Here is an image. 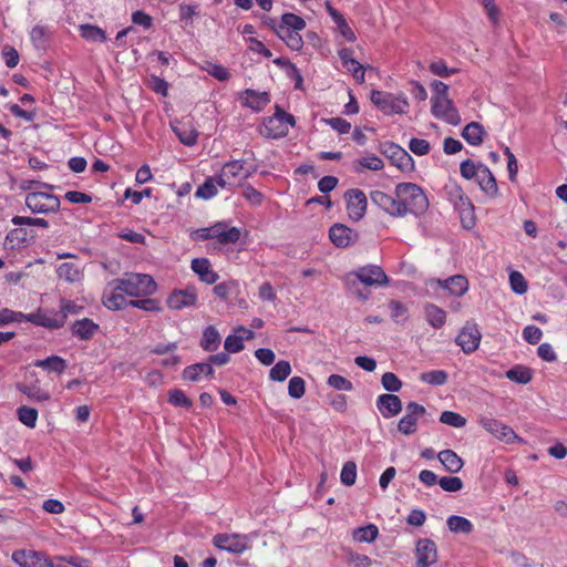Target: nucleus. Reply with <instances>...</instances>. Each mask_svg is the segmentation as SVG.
Returning a JSON list of instances; mask_svg holds the SVG:
<instances>
[{
	"mask_svg": "<svg viewBox=\"0 0 567 567\" xmlns=\"http://www.w3.org/2000/svg\"><path fill=\"white\" fill-rule=\"evenodd\" d=\"M394 195L396 196L399 217H405L406 215L421 217L429 209V198L424 189L417 184L399 183L395 185Z\"/></svg>",
	"mask_w": 567,
	"mask_h": 567,
	"instance_id": "obj_1",
	"label": "nucleus"
},
{
	"mask_svg": "<svg viewBox=\"0 0 567 567\" xmlns=\"http://www.w3.org/2000/svg\"><path fill=\"white\" fill-rule=\"evenodd\" d=\"M105 288L123 291L131 298H150L156 292V282L148 275L128 272L125 274V277L107 284Z\"/></svg>",
	"mask_w": 567,
	"mask_h": 567,
	"instance_id": "obj_2",
	"label": "nucleus"
},
{
	"mask_svg": "<svg viewBox=\"0 0 567 567\" xmlns=\"http://www.w3.org/2000/svg\"><path fill=\"white\" fill-rule=\"evenodd\" d=\"M243 235L247 231L235 227L230 221H217L209 227L198 228L190 233L193 240H214L220 245H236L241 243Z\"/></svg>",
	"mask_w": 567,
	"mask_h": 567,
	"instance_id": "obj_3",
	"label": "nucleus"
},
{
	"mask_svg": "<svg viewBox=\"0 0 567 567\" xmlns=\"http://www.w3.org/2000/svg\"><path fill=\"white\" fill-rule=\"evenodd\" d=\"M29 184L27 189L31 192L25 196V205L33 214H48L59 210V197L48 192L39 190L40 188L52 190L54 188L53 185L35 181L29 182Z\"/></svg>",
	"mask_w": 567,
	"mask_h": 567,
	"instance_id": "obj_4",
	"label": "nucleus"
},
{
	"mask_svg": "<svg viewBox=\"0 0 567 567\" xmlns=\"http://www.w3.org/2000/svg\"><path fill=\"white\" fill-rule=\"evenodd\" d=\"M444 192L447 199L453 204L454 208L458 212L461 220L466 228H471L475 224L474 205L471 199L465 195L463 188L454 181H450L444 186Z\"/></svg>",
	"mask_w": 567,
	"mask_h": 567,
	"instance_id": "obj_5",
	"label": "nucleus"
},
{
	"mask_svg": "<svg viewBox=\"0 0 567 567\" xmlns=\"http://www.w3.org/2000/svg\"><path fill=\"white\" fill-rule=\"evenodd\" d=\"M370 100L384 115H402L409 111V102L404 93L393 94L373 90Z\"/></svg>",
	"mask_w": 567,
	"mask_h": 567,
	"instance_id": "obj_6",
	"label": "nucleus"
},
{
	"mask_svg": "<svg viewBox=\"0 0 567 567\" xmlns=\"http://www.w3.org/2000/svg\"><path fill=\"white\" fill-rule=\"evenodd\" d=\"M295 124L293 115L285 112L277 105L275 114L264 121L260 133L268 138H280L286 136L289 133V128L295 126Z\"/></svg>",
	"mask_w": 567,
	"mask_h": 567,
	"instance_id": "obj_7",
	"label": "nucleus"
},
{
	"mask_svg": "<svg viewBox=\"0 0 567 567\" xmlns=\"http://www.w3.org/2000/svg\"><path fill=\"white\" fill-rule=\"evenodd\" d=\"M357 279L359 282L367 287H386L389 285V277L377 265H367L357 268L355 271L348 274V285H351L350 279Z\"/></svg>",
	"mask_w": 567,
	"mask_h": 567,
	"instance_id": "obj_8",
	"label": "nucleus"
},
{
	"mask_svg": "<svg viewBox=\"0 0 567 567\" xmlns=\"http://www.w3.org/2000/svg\"><path fill=\"white\" fill-rule=\"evenodd\" d=\"M478 425L488 432L489 435L496 437V440L504 442L505 444H513L515 442H522V439L516 435V432L509 426L504 424L497 419H491L488 416L478 417Z\"/></svg>",
	"mask_w": 567,
	"mask_h": 567,
	"instance_id": "obj_9",
	"label": "nucleus"
},
{
	"mask_svg": "<svg viewBox=\"0 0 567 567\" xmlns=\"http://www.w3.org/2000/svg\"><path fill=\"white\" fill-rule=\"evenodd\" d=\"M12 563L20 567H58L52 559L42 551L33 549H17L11 555Z\"/></svg>",
	"mask_w": 567,
	"mask_h": 567,
	"instance_id": "obj_10",
	"label": "nucleus"
},
{
	"mask_svg": "<svg viewBox=\"0 0 567 567\" xmlns=\"http://www.w3.org/2000/svg\"><path fill=\"white\" fill-rule=\"evenodd\" d=\"M380 151L390 159L392 165L396 166L400 171H414L415 166L413 157L400 145L393 142H384L381 144Z\"/></svg>",
	"mask_w": 567,
	"mask_h": 567,
	"instance_id": "obj_11",
	"label": "nucleus"
},
{
	"mask_svg": "<svg viewBox=\"0 0 567 567\" xmlns=\"http://www.w3.org/2000/svg\"><path fill=\"white\" fill-rule=\"evenodd\" d=\"M249 537L243 534H217L213 537L214 547L235 555L247 550Z\"/></svg>",
	"mask_w": 567,
	"mask_h": 567,
	"instance_id": "obj_12",
	"label": "nucleus"
},
{
	"mask_svg": "<svg viewBox=\"0 0 567 567\" xmlns=\"http://www.w3.org/2000/svg\"><path fill=\"white\" fill-rule=\"evenodd\" d=\"M431 112L436 118L451 124L458 125L461 116L450 97L445 99H431Z\"/></svg>",
	"mask_w": 567,
	"mask_h": 567,
	"instance_id": "obj_13",
	"label": "nucleus"
},
{
	"mask_svg": "<svg viewBox=\"0 0 567 567\" xmlns=\"http://www.w3.org/2000/svg\"><path fill=\"white\" fill-rule=\"evenodd\" d=\"M22 318H24L28 323L51 330L62 328L66 320V317L56 315L51 310H38L37 312L22 316Z\"/></svg>",
	"mask_w": 567,
	"mask_h": 567,
	"instance_id": "obj_14",
	"label": "nucleus"
},
{
	"mask_svg": "<svg viewBox=\"0 0 567 567\" xmlns=\"http://www.w3.org/2000/svg\"><path fill=\"white\" fill-rule=\"evenodd\" d=\"M481 339L482 334L476 323L467 322L463 326L462 331L457 333V337H455V344L462 348L463 353L472 354L477 350V347H480Z\"/></svg>",
	"mask_w": 567,
	"mask_h": 567,
	"instance_id": "obj_15",
	"label": "nucleus"
},
{
	"mask_svg": "<svg viewBox=\"0 0 567 567\" xmlns=\"http://www.w3.org/2000/svg\"><path fill=\"white\" fill-rule=\"evenodd\" d=\"M198 297L194 287H186L184 289H174L171 295L166 297V307L173 311H181L186 308H192Z\"/></svg>",
	"mask_w": 567,
	"mask_h": 567,
	"instance_id": "obj_16",
	"label": "nucleus"
},
{
	"mask_svg": "<svg viewBox=\"0 0 567 567\" xmlns=\"http://www.w3.org/2000/svg\"><path fill=\"white\" fill-rule=\"evenodd\" d=\"M344 198L347 200V212L352 220H360L367 212V196L358 188H352L346 192Z\"/></svg>",
	"mask_w": 567,
	"mask_h": 567,
	"instance_id": "obj_17",
	"label": "nucleus"
},
{
	"mask_svg": "<svg viewBox=\"0 0 567 567\" xmlns=\"http://www.w3.org/2000/svg\"><path fill=\"white\" fill-rule=\"evenodd\" d=\"M424 415V408L416 402L406 404V414L402 415L396 424L399 432L405 436H411L416 432V422Z\"/></svg>",
	"mask_w": 567,
	"mask_h": 567,
	"instance_id": "obj_18",
	"label": "nucleus"
},
{
	"mask_svg": "<svg viewBox=\"0 0 567 567\" xmlns=\"http://www.w3.org/2000/svg\"><path fill=\"white\" fill-rule=\"evenodd\" d=\"M329 238L337 248H347L355 244L358 234L343 224H334L330 227Z\"/></svg>",
	"mask_w": 567,
	"mask_h": 567,
	"instance_id": "obj_19",
	"label": "nucleus"
},
{
	"mask_svg": "<svg viewBox=\"0 0 567 567\" xmlns=\"http://www.w3.org/2000/svg\"><path fill=\"white\" fill-rule=\"evenodd\" d=\"M375 408L383 419L390 420L402 412V401L392 393H383L375 399Z\"/></svg>",
	"mask_w": 567,
	"mask_h": 567,
	"instance_id": "obj_20",
	"label": "nucleus"
},
{
	"mask_svg": "<svg viewBox=\"0 0 567 567\" xmlns=\"http://www.w3.org/2000/svg\"><path fill=\"white\" fill-rule=\"evenodd\" d=\"M251 339H254V331L239 326L233 330V333L227 334L224 350L227 353H239L244 350V342Z\"/></svg>",
	"mask_w": 567,
	"mask_h": 567,
	"instance_id": "obj_21",
	"label": "nucleus"
},
{
	"mask_svg": "<svg viewBox=\"0 0 567 567\" xmlns=\"http://www.w3.org/2000/svg\"><path fill=\"white\" fill-rule=\"evenodd\" d=\"M415 560H417V567H435V545L433 540L425 538L415 544Z\"/></svg>",
	"mask_w": 567,
	"mask_h": 567,
	"instance_id": "obj_22",
	"label": "nucleus"
},
{
	"mask_svg": "<svg viewBox=\"0 0 567 567\" xmlns=\"http://www.w3.org/2000/svg\"><path fill=\"white\" fill-rule=\"evenodd\" d=\"M269 25L285 43L295 51L302 49L303 40L297 30H289L286 25H277L276 20L270 19Z\"/></svg>",
	"mask_w": 567,
	"mask_h": 567,
	"instance_id": "obj_23",
	"label": "nucleus"
},
{
	"mask_svg": "<svg viewBox=\"0 0 567 567\" xmlns=\"http://www.w3.org/2000/svg\"><path fill=\"white\" fill-rule=\"evenodd\" d=\"M126 298L130 297L124 291L105 288L104 297H102V302H104L105 308L112 311H118L126 309L127 302L132 301Z\"/></svg>",
	"mask_w": 567,
	"mask_h": 567,
	"instance_id": "obj_24",
	"label": "nucleus"
},
{
	"mask_svg": "<svg viewBox=\"0 0 567 567\" xmlns=\"http://www.w3.org/2000/svg\"><path fill=\"white\" fill-rule=\"evenodd\" d=\"M99 326L90 318H82L71 323V334L80 340H91L97 333Z\"/></svg>",
	"mask_w": 567,
	"mask_h": 567,
	"instance_id": "obj_25",
	"label": "nucleus"
},
{
	"mask_svg": "<svg viewBox=\"0 0 567 567\" xmlns=\"http://www.w3.org/2000/svg\"><path fill=\"white\" fill-rule=\"evenodd\" d=\"M241 100L245 106L259 112L268 105L270 102V95L267 92H258L251 89H247L243 93Z\"/></svg>",
	"mask_w": 567,
	"mask_h": 567,
	"instance_id": "obj_26",
	"label": "nucleus"
},
{
	"mask_svg": "<svg viewBox=\"0 0 567 567\" xmlns=\"http://www.w3.org/2000/svg\"><path fill=\"white\" fill-rule=\"evenodd\" d=\"M372 202L392 217H399L398 202L395 195H389L381 190L371 193Z\"/></svg>",
	"mask_w": 567,
	"mask_h": 567,
	"instance_id": "obj_27",
	"label": "nucleus"
},
{
	"mask_svg": "<svg viewBox=\"0 0 567 567\" xmlns=\"http://www.w3.org/2000/svg\"><path fill=\"white\" fill-rule=\"evenodd\" d=\"M200 377L214 378V368L209 363H194L182 371V380L184 381L198 382Z\"/></svg>",
	"mask_w": 567,
	"mask_h": 567,
	"instance_id": "obj_28",
	"label": "nucleus"
},
{
	"mask_svg": "<svg viewBox=\"0 0 567 567\" xmlns=\"http://www.w3.org/2000/svg\"><path fill=\"white\" fill-rule=\"evenodd\" d=\"M214 296L226 303H230L233 299H238L240 295V286L235 280H226L214 286Z\"/></svg>",
	"mask_w": 567,
	"mask_h": 567,
	"instance_id": "obj_29",
	"label": "nucleus"
},
{
	"mask_svg": "<svg viewBox=\"0 0 567 567\" xmlns=\"http://www.w3.org/2000/svg\"><path fill=\"white\" fill-rule=\"evenodd\" d=\"M439 286L454 297H462L468 291V281L463 275H454L445 280H439Z\"/></svg>",
	"mask_w": 567,
	"mask_h": 567,
	"instance_id": "obj_30",
	"label": "nucleus"
},
{
	"mask_svg": "<svg viewBox=\"0 0 567 567\" xmlns=\"http://www.w3.org/2000/svg\"><path fill=\"white\" fill-rule=\"evenodd\" d=\"M476 182L483 193L488 197H496L498 194V187L496 178L486 165H481V173L476 178Z\"/></svg>",
	"mask_w": 567,
	"mask_h": 567,
	"instance_id": "obj_31",
	"label": "nucleus"
},
{
	"mask_svg": "<svg viewBox=\"0 0 567 567\" xmlns=\"http://www.w3.org/2000/svg\"><path fill=\"white\" fill-rule=\"evenodd\" d=\"M192 270L193 272L197 274L200 281L205 282L206 285H214L219 278L217 272L212 269V266L205 258L193 259Z\"/></svg>",
	"mask_w": 567,
	"mask_h": 567,
	"instance_id": "obj_32",
	"label": "nucleus"
},
{
	"mask_svg": "<svg viewBox=\"0 0 567 567\" xmlns=\"http://www.w3.org/2000/svg\"><path fill=\"white\" fill-rule=\"evenodd\" d=\"M327 11L337 25L338 32L349 42H354L357 37L348 24L346 18L330 3H327Z\"/></svg>",
	"mask_w": 567,
	"mask_h": 567,
	"instance_id": "obj_33",
	"label": "nucleus"
},
{
	"mask_svg": "<svg viewBox=\"0 0 567 567\" xmlns=\"http://www.w3.org/2000/svg\"><path fill=\"white\" fill-rule=\"evenodd\" d=\"M172 130L184 145L192 146L197 143L198 133L190 124L174 122Z\"/></svg>",
	"mask_w": 567,
	"mask_h": 567,
	"instance_id": "obj_34",
	"label": "nucleus"
},
{
	"mask_svg": "<svg viewBox=\"0 0 567 567\" xmlns=\"http://www.w3.org/2000/svg\"><path fill=\"white\" fill-rule=\"evenodd\" d=\"M436 458L441 462L442 467L446 470L447 473L456 474L461 472L463 468V460L461 456L456 455L454 451L444 450L436 454Z\"/></svg>",
	"mask_w": 567,
	"mask_h": 567,
	"instance_id": "obj_35",
	"label": "nucleus"
},
{
	"mask_svg": "<svg viewBox=\"0 0 567 567\" xmlns=\"http://www.w3.org/2000/svg\"><path fill=\"white\" fill-rule=\"evenodd\" d=\"M33 367L48 372L61 374L66 369V361L56 354H52L43 360L33 361Z\"/></svg>",
	"mask_w": 567,
	"mask_h": 567,
	"instance_id": "obj_36",
	"label": "nucleus"
},
{
	"mask_svg": "<svg viewBox=\"0 0 567 567\" xmlns=\"http://www.w3.org/2000/svg\"><path fill=\"white\" fill-rule=\"evenodd\" d=\"M423 313H425V320H427L429 326L433 327V329L440 330L445 324V311L441 307L425 303L423 306Z\"/></svg>",
	"mask_w": 567,
	"mask_h": 567,
	"instance_id": "obj_37",
	"label": "nucleus"
},
{
	"mask_svg": "<svg viewBox=\"0 0 567 567\" xmlns=\"http://www.w3.org/2000/svg\"><path fill=\"white\" fill-rule=\"evenodd\" d=\"M461 135L470 145L478 146L483 143L485 130L478 122H471L463 128Z\"/></svg>",
	"mask_w": 567,
	"mask_h": 567,
	"instance_id": "obj_38",
	"label": "nucleus"
},
{
	"mask_svg": "<svg viewBox=\"0 0 567 567\" xmlns=\"http://www.w3.org/2000/svg\"><path fill=\"white\" fill-rule=\"evenodd\" d=\"M219 343L220 337L217 329L213 326L206 327L205 330H203V337H200V349L212 353L219 348Z\"/></svg>",
	"mask_w": 567,
	"mask_h": 567,
	"instance_id": "obj_39",
	"label": "nucleus"
},
{
	"mask_svg": "<svg viewBox=\"0 0 567 567\" xmlns=\"http://www.w3.org/2000/svg\"><path fill=\"white\" fill-rule=\"evenodd\" d=\"M22 394L28 396V399L37 402H43L50 400V393L44 389L40 388L39 382L23 384L18 388Z\"/></svg>",
	"mask_w": 567,
	"mask_h": 567,
	"instance_id": "obj_40",
	"label": "nucleus"
},
{
	"mask_svg": "<svg viewBox=\"0 0 567 567\" xmlns=\"http://www.w3.org/2000/svg\"><path fill=\"white\" fill-rule=\"evenodd\" d=\"M224 176H228L230 181H246L245 177V161L244 159H235L226 162L223 165Z\"/></svg>",
	"mask_w": 567,
	"mask_h": 567,
	"instance_id": "obj_41",
	"label": "nucleus"
},
{
	"mask_svg": "<svg viewBox=\"0 0 567 567\" xmlns=\"http://www.w3.org/2000/svg\"><path fill=\"white\" fill-rule=\"evenodd\" d=\"M379 537V529L374 524L354 528L353 539L358 543L372 544Z\"/></svg>",
	"mask_w": 567,
	"mask_h": 567,
	"instance_id": "obj_42",
	"label": "nucleus"
},
{
	"mask_svg": "<svg viewBox=\"0 0 567 567\" xmlns=\"http://www.w3.org/2000/svg\"><path fill=\"white\" fill-rule=\"evenodd\" d=\"M446 526H447V529H450V532H452L454 534L468 535L474 529V526L467 518L455 516V515L447 517Z\"/></svg>",
	"mask_w": 567,
	"mask_h": 567,
	"instance_id": "obj_43",
	"label": "nucleus"
},
{
	"mask_svg": "<svg viewBox=\"0 0 567 567\" xmlns=\"http://www.w3.org/2000/svg\"><path fill=\"white\" fill-rule=\"evenodd\" d=\"M80 35L89 42H105L106 34L103 29L92 24H81L79 27Z\"/></svg>",
	"mask_w": 567,
	"mask_h": 567,
	"instance_id": "obj_44",
	"label": "nucleus"
},
{
	"mask_svg": "<svg viewBox=\"0 0 567 567\" xmlns=\"http://www.w3.org/2000/svg\"><path fill=\"white\" fill-rule=\"evenodd\" d=\"M128 307H133L148 313H159L162 311L161 302L148 297L132 299L128 301Z\"/></svg>",
	"mask_w": 567,
	"mask_h": 567,
	"instance_id": "obj_45",
	"label": "nucleus"
},
{
	"mask_svg": "<svg viewBox=\"0 0 567 567\" xmlns=\"http://www.w3.org/2000/svg\"><path fill=\"white\" fill-rule=\"evenodd\" d=\"M505 378L516 384H528L530 381V370L525 365H515L505 372Z\"/></svg>",
	"mask_w": 567,
	"mask_h": 567,
	"instance_id": "obj_46",
	"label": "nucleus"
},
{
	"mask_svg": "<svg viewBox=\"0 0 567 567\" xmlns=\"http://www.w3.org/2000/svg\"><path fill=\"white\" fill-rule=\"evenodd\" d=\"M290 373L291 365H289L288 361L280 360L272 365L271 370H269V380L274 382H284L288 379Z\"/></svg>",
	"mask_w": 567,
	"mask_h": 567,
	"instance_id": "obj_47",
	"label": "nucleus"
},
{
	"mask_svg": "<svg viewBox=\"0 0 567 567\" xmlns=\"http://www.w3.org/2000/svg\"><path fill=\"white\" fill-rule=\"evenodd\" d=\"M420 381L432 386H441L447 382V373L443 370H431L421 373Z\"/></svg>",
	"mask_w": 567,
	"mask_h": 567,
	"instance_id": "obj_48",
	"label": "nucleus"
},
{
	"mask_svg": "<svg viewBox=\"0 0 567 567\" xmlns=\"http://www.w3.org/2000/svg\"><path fill=\"white\" fill-rule=\"evenodd\" d=\"M168 404L175 408L189 410L193 406V401L185 395V392L179 389L168 391Z\"/></svg>",
	"mask_w": 567,
	"mask_h": 567,
	"instance_id": "obj_49",
	"label": "nucleus"
},
{
	"mask_svg": "<svg viewBox=\"0 0 567 567\" xmlns=\"http://www.w3.org/2000/svg\"><path fill=\"white\" fill-rule=\"evenodd\" d=\"M389 312H391V320L394 323L404 322L408 318V307L396 299L389 300Z\"/></svg>",
	"mask_w": 567,
	"mask_h": 567,
	"instance_id": "obj_50",
	"label": "nucleus"
},
{
	"mask_svg": "<svg viewBox=\"0 0 567 567\" xmlns=\"http://www.w3.org/2000/svg\"><path fill=\"white\" fill-rule=\"evenodd\" d=\"M58 278L69 282H76L80 278L79 267L72 262H64L58 266Z\"/></svg>",
	"mask_w": 567,
	"mask_h": 567,
	"instance_id": "obj_51",
	"label": "nucleus"
},
{
	"mask_svg": "<svg viewBox=\"0 0 567 567\" xmlns=\"http://www.w3.org/2000/svg\"><path fill=\"white\" fill-rule=\"evenodd\" d=\"M18 421L22 422L25 426L33 429L37 424L39 413L35 409L22 405L17 410Z\"/></svg>",
	"mask_w": 567,
	"mask_h": 567,
	"instance_id": "obj_52",
	"label": "nucleus"
},
{
	"mask_svg": "<svg viewBox=\"0 0 567 567\" xmlns=\"http://www.w3.org/2000/svg\"><path fill=\"white\" fill-rule=\"evenodd\" d=\"M429 70L432 74L440 78H450L457 72V69L449 68L442 59L432 61L429 65Z\"/></svg>",
	"mask_w": 567,
	"mask_h": 567,
	"instance_id": "obj_53",
	"label": "nucleus"
},
{
	"mask_svg": "<svg viewBox=\"0 0 567 567\" xmlns=\"http://www.w3.org/2000/svg\"><path fill=\"white\" fill-rule=\"evenodd\" d=\"M215 182L216 179L207 177L205 182L196 189L195 196L206 200L215 197L218 193V189L215 186Z\"/></svg>",
	"mask_w": 567,
	"mask_h": 567,
	"instance_id": "obj_54",
	"label": "nucleus"
},
{
	"mask_svg": "<svg viewBox=\"0 0 567 567\" xmlns=\"http://www.w3.org/2000/svg\"><path fill=\"white\" fill-rule=\"evenodd\" d=\"M481 165H484L483 163H474L472 159H465L460 165V173L463 178L470 181L474 177L477 178V176L481 173Z\"/></svg>",
	"mask_w": 567,
	"mask_h": 567,
	"instance_id": "obj_55",
	"label": "nucleus"
},
{
	"mask_svg": "<svg viewBox=\"0 0 567 567\" xmlns=\"http://www.w3.org/2000/svg\"><path fill=\"white\" fill-rule=\"evenodd\" d=\"M436 484L446 493H456L463 488V481L458 476H443Z\"/></svg>",
	"mask_w": 567,
	"mask_h": 567,
	"instance_id": "obj_56",
	"label": "nucleus"
},
{
	"mask_svg": "<svg viewBox=\"0 0 567 567\" xmlns=\"http://www.w3.org/2000/svg\"><path fill=\"white\" fill-rule=\"evenodd\" d=\"M441 423L454 429H462L466 424V419L456 412L445 411L441 413Z\"/></svg>",
	"mask_w": 567,
	"mask_h": 567,
	"instance_id": "obj_57",
	"label": "nucleus"
},
{
	"mask_svg": "<svg viewBox=\"0 0 567 567\" xmlns=\"http://www.w3.org/2000/svg\"><path fill=\"white\" fill-rule=\"evenodd\" d=\"M381 386L389 393H396L402 389V381L392 372L381 374Z\"/></svg>",
	"mask_w": 567,
	"mask_h": 567,
	"instance_id": "obj_58",
	"label": "nucleus"
},
{
	"mask_svg": "<svg viewBox=\"0 0 567 567\" xmlns=\"http://www.w3.org/2000/svg\"><path fill=\"white\" fill-rule=\"evenodd\" d=\"M277 25H286L287 28H289V30L301 31L306 28V22L299 16H296L293 13H285L281 17V22L277 23Z\"/></svg>",
	"mask_w": 567,
	"mask_h": 567,
	"instance_id": "obj_59",
	"label": "nucleus"
},
{
	"mask_svg": "<svg viewBox=\"0 0 567 567\" xmlns=\"http://www.w3.org/2000/svg\"><path fill=\"white\" fill-rule=\"evenodd\" d=\"M305 395V380L301 377H292L288 381V396L300 400Z\"/></svg>",
	"mask_w": 567,
	"mask_h": 567,
	"instance_id": "obj_60",
	"label": "nucleus"
},
{
	"mask_svg": "<svg viewBox=\"0 0 567 567\" xmlns=\"http://www.w3.org/2000/svg\"><path fill=\"white\" fill-rule=\"evenodd\" d=\"M511 290L517 295H524L527 291V281L519 271H511L509 274Z\"/></svg>",
	"mask_w": 567,
	"mask_h": 567,
	"instance_id": "obj_61",
	"label": "nucleus"
},
{
	"mask_svg": "<svg viewBox=\"0 0 567 567\" xmlns=\"http://www.w3.org/2000/svg\"><path fill=\"white\" fill-rule=\"evenodd\" d=\"M357 165L371 171H381L384 166L383 161L374 154L361 157L358 159Z\"/></svg>",
	"mask_w": 567,
	"mask_h": 567,
	"instance_id": "obj_62",
	"label": "nucleus"
},
{
	"mask_svg": "<svg viewBox=\"0 0 567 567\" xmlns=\"http://www.w3.org/2000/svg\"><path fill=\"white\" fill-rule=\"evenodd\" d=\"M327 384L337 391H352V383L341 374H330Z\"/></svg>",
	"mask_w": 567,
	"mask_h": 567,
	"instance_id": "obj_63",
	"label": "nucleus"
},
{
	"mask_svg": "<svg viewBox=\"0 0 567 567\" xmlns=\"http://www.w3.org/2000/svg\"><path fill=\"white\" fill-rule=\"evenodd\" d=\"M340 481L343 486H352L355 482V464L354 462H346L341 467Z\"/></svg>",
	"mask_w": 567,
	"mask_h": 567,
	"instance_id": "obj_64",
	"label": "nucleus"
}]
</instances>
